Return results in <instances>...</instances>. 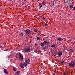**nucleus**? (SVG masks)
I'll return each mask as SVG.
<instances>
[{"label":"nucleus","instance_id":"1","mask_svg":"<svg viewBox=\"0 0 75 75\" xmlns=\"http://www.w3.org/2000/svg\"><path fill=\"white\" fill-rule=\"evenodd\" d=\"M24 51L26 52H30L31 50H30V47L29 46V47H27L25 49Z\"/></svg>","mask_w":75,"mask_h":75},{"label":"nucleus","instance_id":"2","mask_svg":"<svg viewBox=\"0 0 75 75\" xmlns=\"http://www.w3.org/2000/svg\"><path fill=\"white\" fill-rule=\"evenodd\" d=\"M31 31L30 30L28 29L26 30L25 31V34H26H26H28L29 33H31Z\"/></svg>","mask_w":75,"mask_h":75},{"label":"nucleus","instance_id":"3","mask_svg":"<svg viewBox=\"0 0 75 75\" xmlns=\"http://www.w3.org/2000/svg\"><path fill=\"white\" fill-rule=\"evenodd\" d=\"M19 58H20V59H21V60L22 61H23V55L21 54H19Z\"/></svg>","mask_w":75,"mask_h":75},{"label":"nucleus","instance_id":"4","mask_svg":"<svg viewBox=\"0 0 75 75\" xmlns=\"http://www.w3.org/2000/svg\"><path fill=\"white\" fill-rule=\"evenodd\" d=\"M20 66L22 68H24V63H21L20 64Z\"/></svg>","mask_w":75,"mask_h":75},{"label":"nucleus","instance_id":"5","mask_svg":"<svg viewBox=\"0 0 75 75\" xmlns=\"http://www.w3.org/2000/svg\"><path fill=\"white\" fill-rule=\"evenodd\" d=\"M69 67H74V64H73L72 63H69Z\"/></svg>","mask_w":75,"mask_h":75},{"label":"nucleus","instance_id":"6","mask_svg":"<svg viewBox=\"0 0 75 75\" xmlns=\"http://www.w3.org/2000/svg\"><path fill=\"white\" fill-rule=\"evenodd\" d=\"M57 40H58L59 41H62L63 40V39H62V38L59 37L57 39Z\"/></svg>","mask_w":75,"mask_h":75},{"label":"nucleus","instance_id":"7","mask_svg":"<svg viewBox=\"0 0 75 75\" xmlns=\"http://www.w3.org/2000/svg\"><path fill=\"white\" fill-rule=\"evenodd\" d=\"M4 73H5V74H8V72H7V69H4Z\"/></svg>","mask_w":75,"mask_h":75},{"label":"nucleus","instance_id":"8","mask_svg":"<svg viewBox=\"0 0 75 75\" xmlns=\"http://www.w3.org/2000/svg\"><path fill=\"white\" fill-rule=\"evenodd\" d=\"M26 62L27 64H29L30 63V61L29 59L25 61Z\"/></svg>","mask_w":75,"mask_h":75},{"label":"nucleus","instance_id":"9","mask_svg":"<svg viewBox=\"0 0 75 75\" xmlns=\"http://www.w3.org/2000/svg\"><path fill=\"white\" fill-rule=\"evenodd\" d=\"M62 52H59L58 54L59 56H61V55H62Z\"/></svg>","mask_w":75,"mask_h":75},{"label":"nucleus","instance_id":"10","mask_svg":"<svg viewBox=\"0 0 75 75\" xmlns=\"http://www.w3.org/2000/svg\"><path fill=\"white\" fill-rule=\"evenodd\" d=\"M20 36H21V37H23V35H24V34H23V33H22V32H21L19 34Z\"/></svg>","mask_w":75,"mask_h":75},{"label":"nucleus","instance_id":"11","mask_svg":"<svg viewBox=\"0 0 75 75\" xmlns=\"http://www.w3.org/2000/svg\"><path fill=\"white\" fill-rule=\"evenodd\" d=\"M20 73V71H18L16 72V73H15L16 74H17V75H20V74H19Z\"/></svg>","mask_w":75,"mask_h":75},{"label":"nucleus","instance_id":"12","mask_svg":"<svg viewBox=\"0 0 75 75\" xmlns=\"http://www.w3.org/2000/svg\"><path fill=\"white\" fill-rule=\"evenodd\" d=\"M40 45H41V47H44V45H45L42 43L40 44Z\"/></svg>","mask_w":75,"mask_h":75},{"label":"nucleus","instance_id":"13","mask_svg":"<svg viewBox=\"0 0 75 75\" xmlns=\"http://www.w3.org/2000/svg\"><path fill=\"white\" fill-rule=\"evenodd\" d=\"M47 41H44L43 43L45 45V44H47Z\"/></svg>","mask_w":75,"mask_h":75},{"label":"nucleus","instance_id":"14","mask_svg":"<svg viewBox=\"0 0 75 75\" xmlns=\"http://www.w3.org/2000/svg\"><path fill=\"white\" fill-rule=\"evenodd\" d=\"M13 71L15 72H16V69L15 67H13Z\"/></svg>","mask_w":75,"mask_h":75},{"label":"nucleus","instance_id":"15","mask_svg":"<svg viewBox=\"0 0 75 75\" xmlns=\"http://www.w3.org/2000/svg\"><path fill=\"white\" fill-rule=\"evenodd\" d=\"M24 67H27V64L25 63H24Z\"/></svg>","mask_w":75,"mask_h":75},{"label":"nucleus","instance_id":"16","mask_svg":"<svg viewBox=\"0 0 75 75\" xmlns=\"http://www.w3.org/2000/svg\"><path fill=\"white\" fill-rule=\"evenodd\" d=\"M51 47L52 48H54V47H55V45H53L51 46Z\"/></svg>","mask_w":75,"mask_h":75},{"label":"nucleus","instance_id":"17","mask_svg":"<svg viewBox=\"0 0 75 75\" xmlns=\"http://www.w3.org/2000/svg\"><path fill=\"white\" fill-rule=\"evenodd\" d=\"M54 1H53L52 3V6H54Z\"/></svg>","mask_w":75,"mask_h":75},{"label":"nucleus","instance_id":"18","mask_svg":"<svg viewBox=\"0 0 75 75\" xmlns=\"http://www.w3.org/2000/svg\"><path fill=\"white\" fill-rule=\"evenodd\" d=\"M37 38L38 40H39V41H40V37H37Z\"/></svg>","mask_w":75,"mask_h":75},{"label":"nucleus","instance_id":"19","mask_svg":"<svg viewBox=\"0 0 75 75\" xmlns=\"http://www.w3.org/2000/svg\"><path fill=\"white\" fill-rule=\"evenodd\" d=\"M67 40H69L70 39V38L69 37H68L67 38Z\"/></svg>","mask_w":75,"mask_h":75},{"label":"nucleus","instance_id":"20","mask_svg":"<svg viewBox=\"0 0 75 75\" xmlns=\"http://www.w3.org/2000/svg\"><path fill=\"white\" fill-rule=\"evenodd\" d=\"M43 49H48V47H43Z\"/></svg>","mask_w":75,"mask_h":75},{"label":"nucleus","instance_id":"21","mask_svg":"<svg viewBox=\"0 0 75 75\" xmlns=\"http://www.w3.org/2000/svg\"><path fill=\"white\" fill-rule=\"evenodd\" d=\"M46 44H50V42H49L48 41L47 42Z\"/></svg>","mask_w":75,"mask_h":75},{"label":"nucleus","instance_id":"22","mask_svg":"<svg viewBox=\"0 0 75 75\" xmlns=\"http://www.w3.org/2000/svg\"><path fill=\"white\" fill-rule=\"evenodd\" d=\"M54 72H55V73H56L57 72V71L56 70H55L54 71ZM56 74H57V75H58V74H57V73H56Z\"/></svg>","mask_w":75,"mask_h":75},{"label":"nucleus","instance_id":"23","mask_svg":"<svg viewBox=\"0 0 75 75\" xmlns=\"http://www.w3.org/2000/svg\"><path fill=\"white\" fill-rule=\"evenodd\" d=\"M42 4H46V2L44 1L42 3Z\"/></svg>","mask_w":75,"mask_h":75},{"label":"nucleus","instance_id":"24","mask_svg":"<svg viewBox=\"0 0 75 75\" xmlns=\"http://www.w3.org/2000/svg\"><path fill=\"white\" fill-rule=\"evenodd\" d=\"M39 6H40V8L42 7V5H40Z\"/></svg>","mask_w":75,"mask_h":75},{"label":"nucleus","instance_id":"25","mask_svg":"<svg viewBox=\"0 0 75 75\" xmlns=\"http://www.w3.org/2000/svg\"><path fill=\"white\" fill-rule=\"evenodd\" d=\"M42 19H43V20H45L46 18H41Z\"/></svg>","mask_w":75,"mask_h":75},{"label":"nucleus","instance_id":"26","mask_svg":"<svg viewBox=\"0 0 75 75\" xmlns=\"http://www.w3.org/2000/svg\"><path fill=\"white\" fill-rule=\"evenodd\" d=\"M34 31H35V32H37V31H38V30H34Z\"/></svg>","mask_w":75,"mask_h":75},{"label":"nucleus","instance_id":"27","mask_svg":"<svg viewBox=\"0 0 75 75\" xmlns=\"http://www.w3.org/2000/svg\"><path fill=\"white\" fill-rule=\"evenodd\" d=\"M71 40H74V38H71Z\"/></svg>","mask_w":75,"mask_h":75},{"label":"nucleus","instance_id":"28","mask_svg":"<svg viewBox=\"0 0 75 75\" xmlns=\"http://www.w3.org/2000/svg\"><path fill=\"white\" fill-rule=\"evenodd\" d=\"M45 25H46V26H48V24H47L45 23Z\"/></svg>","mask_w":75,"mask_h":75},{"label":"nucleus","instance_id":"29","mask_svg":"<svg viewBox=\"0 0 75 75\" xmlns=\"http://www.w3.org/2000/svg\"><path fill=\"white\" fill-rule=\"evenodd\" d=\"M73 6H71V5L70 6V7L71 8H72V7H73Z\"/></svg>","mask_w":75,"mask_h":75},{"label":"nucleus","instance_id":"30","mask_svg":"<svg viewBox=\"0 0 75 75\" xmlns=\"http://www.w3.org/2000/svg\"><path fill=\"white\" fill-rule=\"evenodd\" d=\"M73 10H75V7H73Z\"/></svg>","mask_w":75,"mask_h":75},{"label":"nucleus","instance_id":"31","mask_svg":"<svg viewBox=\"0 0 75 75\" xmlns=\"http://www.w3.org/2000/svg\"><path fill=\"white\" fill-rule=\"evenodd\" d=\"M5 51H8V49H6Z\"/></svg>","mask_w":75,"mask_h":75},{"label":"nucleus","instance_id":"32","mask_svg":"<svg viewBox=\"0 0 75 75\" xmlns=\"http://www.w3.org/2000/svg\"><path fill=\"white\" fill-rule=\"evenodd\" d=\"M64 62H61V64H64Z\"/></svg>","mask_w":75,"mask_h":75},{"label":"nucleus","instance_id":"33","mask_svg":"<svg viewBox=\"0 0 75 75\" xmlns=\"http://www.w3.org/2000/svg\"><path fill=\"white\" fill-rule=\"evenodd\" d=\"M75 62H73V64H75Z\"/></svg>","mask_w":75,"mask_h":75},{"label":"nucleus","instance_id":"34","mask_svg":"<svg viewBox=\"0 0 75 75\" xmlns=\"http://www.w3.org/2000/svg\"><path fill=\"white\" fill-rule=\"evenodd\" d=\"M60 57V56H57V57Z\"/></svg>","mask_w":75,"mask_h":75},{"label":"nucleus","instance_id":"35","mask_svg":"<svg viewBox=\"0 0 75 75\" xmlns=\"http://www.w3.org/2000/svg\"><path fill=\"white\" fill-rule=\"evenodd\" d=\"M34 17H37V16H34Z\"/></svg>","mask_w":75,"mask_h":75},{"label":"nucleus","instance_id":"36","mask_svg":"<svg viewBox=\"0 0 75 75\" xmlns=\"http://www.w3.org/2000/svg\"><path fill=\"white\" fill-rule=\"evenodd\" d=\"M23 1H26V0H23Z\"/></svg>","mask_w":75,"mask_h":75},{"label":"nucleus","instance_id":"37","mask_svg":"<svg viewBox=\"0 0 75 75\" xmlns=\"http://www.w3.org/2000/svg\"><path fill=\"white\" fill-rule=\"evenodd\" d=\"M74 66H75V62L74 63Z\"/></svg>","mask_w":75,"mask_h":75},{"label":"nucleus","instance_id":"38","mask_svg":"<svg viewBox=\"0 0 75 75\" xmlns=\"http://www.w3.org/2000/svg\"><path fill=\"white\" fill-rule=\"evenodd\" d=\"M30 38H28V39H30Z\"/></svg>","mask_w":75,"mask_h":75},{"label":"nucleus","instance_id":"39","mask_svg":"<svg viewBox=\"0 0 75 75\" xmlns=\"http://www.w3.org/2000/svg\"><path fill=\"white\" fill-rule=\"evenodd\" d=\"M10 57H11V55H9Z\"/></svg>","mask_w":75,"mask_h":75},{"label":"nucleus","instance_id":"40","mask_svg":"<svg viewBox=\"0 0 75 75\" xmlns=\"http://www.w3.org/2000/svg\"><path fill=\"white\" fill-rule=\"evenodd\" d=\"M63 62H64V61H63Z\"/></svg>","mask_w":75,"mask_h":75}]
</instances>
